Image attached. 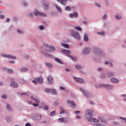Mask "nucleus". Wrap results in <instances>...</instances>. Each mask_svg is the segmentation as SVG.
Returning <instances> with one entry per match:
<instances>
[{"label":"nucleus","mask_w":126,"mask_h":126,"mask_svg":"<svg viewBox=\"0 0 126 126\" xmlns=\"http://www.w3.org/2000/svg\"><path fill=\"white\" fill-rule=\"evenodd\" d=\"M108 77H112L116 75V73L114 71H109L107 73Z\"/></svg>","instance_id":"412c9836"},{"label":"nucleus","mask_w":126,"mask_h":126,"mask_svg":"<svg viewBox=\"0 0 126 126\" xmlns=\"http://www.w3.org/2000/svg\"><path fill=\"white\" fill-rule=\"evenodd\" d=\"M73 78L75 81L78 82L79 83H84V79L82 78H79L77 77H73Z\"/></svg>","instance_id":"f8f14e48"},{"label":"nucleus","mask_w":126,"mask_h":126,"mask_svg":"<svg viewBox=\"0 0 126 126\" xmlns=\"http://www.w3.org/2000/svg\"><path fill=\"white\" fill-rule=\"evenodd\" d=\"M86 120H87L88 122H91V123H99V120L93 117H89Z\"/></svg>","instance_id":"9d476101"},{"label":"nucleus","mask_w":126,"mask_h":126,"mask_svg":"<svg viewBox=\"0 0 126 126\" xmlns=\"http://www.w3.org/2000/svg\"><path fill=\"white\" fill-rule=\"evenodd\" d=\"M31 99H32V100L34 101V102H35V103H36V104H39L40 103V99L39 98H35L32 96H31Z\"/></svg>","instance_id":"393cba45"},{"label":"nucleus","mask_w":126,"mask_h":126,"mask_svg":"<svg viewBox=\"0 0 126 126\" xmlns=\"http://www.w3.org/2000/svg\"><path fill=\"white\" fill-rule=\"evenodd\" d=\"M55 115H56V111L55 110L51 112L50 114V117H54V116H55Z\"/></svg>","instance_id":"49530a36"},{"label":"nucleus","mask_w":126,"mask_h":126,"mask_svg":"<svg viewBox=\"0 0 126 126\" xmlns=\"http://www.w3.org/2000/svg\"><path fill=\"white\" fill-rule=\"evenodd\" d=\"M93 51L94 54H96V55H99L100 53V49L97 47H94L93 49Z\"/></svg>","instance_id":"5701e85b"},{"label":"nucleus","mask_w":126,"mask_h":126,"mask_svg":"<svg viewBox=\"0 0 126 126\" xmlns=\"http://www.w3.org/2000/svg\"><path fill=\"white\" fill-rule=\"evenodd\" d=\"M65 10L66 11H70L71 10V8L69 6H66L65 7Z\"/></svg>","instance_id":"79ce46f5"},{"label":"nucleus","mask_w":126,"mask_h":126,"mask_svg":"<svg viewBox=\"0 0 126 126\" xmlns=\"http://www.w3.org/2000/svg\"><path fill=\"white\" fill-rule=\"evenodd\" d=\"M101 121L102 123H107V121L105 119H101Z\"/></svg>","instance_id":"bf43d9fd"},{"label":"nucleus","mask_w":126,"mask_h":126,"mask_svg":"<svg viewBox=\"0 0 126 126\" xmlns=\"http://www.w3.org/2000/svg\"><path fill=\"white\" fill-rule=\"evenodd\" d=\"M27 70H28V69L25 67H23L21 69V71H27Z\"/></svg>","instance_id":"de8ad7c7"},{"label":"nucleus","mask_w":126,"mask_h":126,"mask_svg":"<svg viewBox=\"0 0 126 126\" xmlns=\"http://www.w3.org/2000/svg\"><path fill=\"white\" fill-rule=\"evenodd\" d=\"M39 30L41 31H43L44 30V29H45V27L43 25L39 26Z\"/></svg>","instance_id":"3c124183"},{"label":"nucleus","mask_w":126,"mask_h":126,"mask_svg":"<svg viewBox=\"0 0 126 126\" xmlns=\"http://www.w3.org/2000/svg\"><path fill=\"white\" fill-rule=\"evenodd\" d=\"M84 42H87L88 41H89V37H88V33H85L84 34Z\"/></svg>","instance_id":"b1692460"},{"label":"nucleus","mask_w":126,"mask_h":126,"mask_svg":"<svg viewBox=\"0 0 126 126\" xmlns=\"http://www.w3.org/2000/svg\"><path fill=\"white\" fill-rule=\"evenodd\" d=\"M6 70L8 73H10V74L13 73V70L12 69H6V67H5V70Z\"/></svg>","instance_id":"2f4dec72"},{"label":"nucleus","mask_w":126,"mask_h":126,"mask_svg":"<svg viewBox=\"0 0 126 126\" xmlns=\"http://www.w3.org/2000/svg\"><path fill=\"white\" fill-rule=\"evenodd\" d=\"M53 77L51 76H49L47 77V80L49 83V84H53Z\"/></svg>","instance_id":"a878e982"},{"label":"nucleus","mask_w":126,"mask_h":126,"mask_svg":"<svg viewBox=\"0 0 126 126\" xmlns=\"http://www.w3.org/2000/svg\"><path fill=\"white\" fill-rule=\"evenodd\" d=\"M98 54L99 55L100 58H102V59H104L106 57V54H105L104 52H101Z\"/></svg>","instance_id":"e433bc0d"},{"label":"nucleus","mask_w":126,"mask_h":126,"mask_svg":"<svg viewBox=\"0 0 126 126\" xmlns=\"http://www.w3.org/2000/svg\"><path fill=\"white\" fill-rule=\"evenodd\" d=\"M86 114L85 115L86 119H88L89 118H92L94 116V111L92 109H87L86 110Z\"/></svg>","instance_id":"7ed1b4c3"},{"label":"nucleus","mask_w":126,"mask_h":126,"mask_svg":"<svg viewBox=\"0 0 126 126\" xmlns=\"http://www.w3.org/2000/svg\"><path fill=\"white\" fill-rule=\"evenodd\" d=\"M44 110H45V111H47V110H48L49 109V107L47 105L45 106L44 107Z\"/></svg>","instance_id":"052dcab7"},{"label":"nucleus","mask_w":126,"mask_h":126,"mask_svg":"<svg viewBox=\"0 0 126 126\" xmlns=\"http://www.w3.org/2000/svg\"><path fill=\"white\" fill-rule=\"evenodd\" d=\"M55 14H56V12L53 11V12H51L52 16H55Z\"/></svg>","instance_id":"69168bd1"},{"label":"nucleus","mask_w":126,"mask_h":126,"mask_svg":"<svg viewBox=\"0 0 126 126\" xmlns=\"http://www.w3.org/2000/svg\"><path fill=\"white\" fill-rule=\"evenodd\" d=\"M115 17L117 20H120L122 18V14L118 13L115 15Z\"/></svg>","instance_id":"c756f323"},{"label":"nucleus","mask_w":126,"mask_h":126,"mask_svg":"<svg viewBox=\"0 0 126 126\" xmlns=\"http://www.w3.org/2000/svg\"><path fill=\"white\" fill-rule=\"evenodd\" d=\"M61 52L62 53H63V54H66V56L67 55H70L69 54H70V51L65 49L62 50Z\"/></svg>","instance_id":"c85d7f7f"},{"label":"nucleus","mask_w":126,"mask_h":126,"mask_svg":"<svg viewBox=\"0 0 126 126\" xmlns=\"http://www.w3.org/2000/svg\"><path fill=\"white\" fill-rule=\"evenodd\" d=\"M1 57H2L3 58H6L7 59H9L10 60H17V58L16 57V56H14L12 55H10V54H1Z\"/></svg>","instance_id":"39448f33"},{"label":"nucleus","mask_w":126,"mask_h":126,"mask_svg":"<svg viewBox=\"0 0 126 126\" xmlns=\"http://www.w3.org/2000/svg\"><path fill=\"white\" fill-rule=\"evenodd\" d=\"M6 109L8 112H12V111H13L12 107H11V105L9 103L6 104Z\"/></svg>","instance_id":"a211bd4d"},{"label":"nucleus","mask_w":126,"mask_h":126,"mask_svg":"<svg viewBox=\"0 0 126 126\" xmlns=\"http://www.w3.org/2000/svg\"><path fill=\"white\" fill-rule=\"evenodd\" d=\"M55 62H56V63H60V64H63V62H62V60L61 59H60L59 58H55L54 59Z\"/></svg>","instance_id":"bb28decb"},{"label":"nucleus","mask_w":126,"mask_h":126,"mask_svg":"<svg viewBox=\"0 0 126 126\" xmlns=\"http://www.w3.org/2000/svg\"><path fill=\"white\" fill-rule=\"evenodd\" d=\"M26 126H31V124H30V123H27L25 125Z\"/></svg>","instance_id":"774afa93"},{"label":"nucleus","mask_w":126,"mask_h":126,"mask_svg":"<svg viewBox=\"0 0 126 126\" xmlns=\"http://www.w3.org/2000/svg\"><path fill=\"white\" fill-rule=\"evenodd\" d=\"M45 92L46 93H51L52 95H57V94H58L56 89L46 88L45 89Z\"/></svg>","instance_id":"423d86ee"},{"label":"nucleus","mask_w":126,"mask_h":126,"mask_svg":"<svg viewBox=\"0 0 126 126\" xmlns=\"http://www.w3.org/2000/svg\"><path fill=\"white\" fill-rule=\"evenodd\" d=\"M36 79L37 80V83H43V80L42 77L37 78Z\"/></svg>","instance_id":"c9c22d12"},{"label":"nucleus","mask_w":126,"mask_h":126,"mask_svg":"<svg viewBox=\"0 0 126 126\" xmlns=\"http://www.w3.org/2000/svg\"><path fill=\"white\" fill-rule=\"evenodd\" d=\"M49 5H50V4L49 3H44L43 4V7H44V9H48V8H49Z\"/></svg>","instance_id":"473e14b6"},{"label":"nucleus","mask_w":126,"mask_h":126,"mask_svg":"<svg viewBox=\"0 0 126 126\" xmlns=\"http://www.w3.org/2000/svg\"><path fill=\"white\" fill-rule=\"evenodd\" d=\"M113 124L115 126H119V125H120V123L118 121H114Z\"/></svg>","instance_id":"864d4df0"},{"label":"nucleus","mask_w":126,"mask_h":126,"mask_svg":"<svg viewBox=\"0 0 126 126\" xmlns=\"http://www.w3.org/2000/svg\"><path fill=\"white\" fill-rule=\"evenodd\" d=\"M121 47H122V48H123V49H126V45H125V44H122V45H121Z\"/></svg>","instance_id":"338daca9"},{"label":"nucleus","mask_w":126,"mask_h":126,"mask_svg":"<svg viewBox=\"0 0 126 126\" xmlns=\"http://www.w3.org/2000/svg\"><path fill=\"white\" fill-rule=\"evenodd\" d=\"M57 1L64 6H65L66 3H67V0H57Z\"/></svg>","instance_id":"2eb2a0df"},{"label":"nucleus","mask_w":126,"mask_h":126,"mask_svg":"<svg viewBox=\"0 0 126 126\" xmlns=\"http://www.w3.org/2000/svg\"><path fill=\"white\" fill-rule=\"evenodd\" d=\"M5 120L7 123H9L11 121V117L10 116H6L5 117Z\"/></svg>","instance_id":"58836bf2"},{"label":"nucleus","mask_w":126,"mask_h":126,"mask_svg":"<svg viewBox=\"0 0 126 126\" xmlns=\"http://www.w3.org/2000/svg\"><path fill=\"white\" fill-rule=\"evenodd\" d=\"M110 81L112 83L118 84L120 82V80L117 78L112 77L111 78Z\"/></svg>","instance_id":"dca6fc26"},{"label":"nucleus","mask_w":126,"mask_h":126,"mask_svg":"<svg viewBox=\"0 0 126 126\" xmlns=\"http://www.w3.org/2000/svg\"><path fill=\"white\" fill-rule=\"evenodd\" d=\"M17 33H18V34H24V31L22 30H17Z\"/></svg>","instance_id":"c03bdc74"},{"label":"nucleus","mask_w":126,"mask_h":126,"mask_svg":"<svg viewBox=\"0 0 126 126\" xmlns=\"http://www.w3.org/2000/svg\"><path fill=\"white\" fill-rule=\"evenodd\" d=\"M60 89L63 91H68L64 87L60 86Z\"/></svg>","instance_id":"37998d69"},{"label":"nucleus","mask_w":126,"mask_h":126,"mask_svg":"<svg viewBox=\"0 0 126 126\" xmlns=\"http://www.w3.org/2000/svg\"><path fill=\"white\" fill-rule=\"evenodd\" d=\"M91 52V48L89 47H87L83 49L82 51V54H83L84 55H89Z\"/></svg>","instance_id":"6e6552de"},{"label":"nucleus","mask_w":126,"mask_h":126,"mask_svg":"<svg viewBox=\"0 0 126 126\" xmlns=\"http://www.w3.org/2000/svg\"><path fill=\"white\" fill-rule=\"evenodd\" d=\"M98 71H100V72L103 71V68L99 67L97 68Z\"/></svg>","instance_id":"6e6d98bb"},{"label":"nucleus","mask_w":126,"mask_h":126,"mask_svg":"<svg viewBox=\"0 0 126 126\" xmlns=\"http://www.w3.org/2000/svg\"><path fill=\"white\" fill-rule=\"evenodd\" d=\"M105 32L104 31H102V32H97V34L98 35H99L100 36H104L105 35Z\"/></svg>","instance_id":"72a5a7b5"},{"label":"nucleus","mask_w":126,"mask_h":126,"mask_svg":"<svg viewBox=\"0 0 126 126\" xmlns=\"http://www.w3.org/2000/svg\"><path fill=\"white\" fill-rule=\"evenodd\" d=\"M107 18V15L106 14L103 15L102 16V19H106Z\"/></svg>","instance_id":"680f3d73"},{"label":"nucleus","mask_w":126,"mask_h":126,"mask_svg":"<svg viewBox=\"0 0 126 126\" xmlns=\"http://www.w3.org/2000/svg\"><path fill=\"white\" fill-rule=\"evenodd\" d=\"M53 5H54L55 7L56 8L57 11L59 12V13H62L63 12V10L61 8L60 6L57 5V4L53 3Z\"/></svg>","instance_id":"6ab92c4d"},{"label":"nucleus","mask_w":126,"mask_h":126,"mask_svg":"<svg viewBox=\"0 0 126 126\" xmlns=\"http://www.w3.org/2000/svg\"><path fill=\"white\" fill-rule=\"evenodd\" d=\"M27 16L29 17H31L32 18H33V15L32 13H29L27 14Z\"/></svg>","instance_id":"8fccbe9b"},{"label":"nucleus","mask_w":126,"mask_h":126,"mask_svg":"<svg viewBox=\"0 0 126 126\" xmlns=\"http://www.w3.org/2000/svg\"><path fill=\"white\" fill-rule=\"evenodd\" d=\"M42 53L43 54V56H44V57H46V58H50L51 59H53V58H54V56H53V55H52L51 54L44 52L43 51L42 52Z\"/></svg>","instance_id":"aec40b11"},{"label":"nucleus","mask_w":126,"mask_h":126,"mask_svg":"<svg viewBox=\"0 0 126 126\" xmlns=\"http://www.w3.org/2000/svg\"><path fill=\"white\" fill-rule=\"evenodd\" d=\"M11 86L14 88H17L18 87V84L14 81L13 78L11 79Z\"/></svg>","instance_id":"ddd939ff"},{"label":"nucleus","mask_w":126,"mask_h":126,"mask_svg":"<svg viewBox=\"0 0 126 126\" xmlns=\"http://www.w3.org/2000/svg\"><path fill=\"white\" fill-rule=\"evenodd\" d=\"M82 23H83V24H84V25H87V24H88V22L87 21H83Z\"/></svg>","instance_id":"13d9d810"},{"label":"nucleus","mask_w":126,"mask_h":126,"mask_svg":"<svg viewBox=\"0 0 126 126\" xmlns=\"http://www.w3.org/2000/svg\"><path fill=\"white\" fill-rule=\"evenodd\" d=\"M78 16V13L77 12H73V13H71L69 15V17L71 18V19L76 18Z\"/></svg>","instance_id":"4468645a"},{"label":"nucleus","mask_w":126,"mask_h":126,"mask_svg":"<svg viewBox=\"0 0 126 126\" xmlns=\"http://www.w3.org/2000/svg\"><path fill=\"white\" fill-rule=\"evenodd\" d=\"M70 32L71 37H72L73 38H74V39H75L76 40H80V34L78 32L73 30H71Z\"/></svg>","instance_id":"f03ea898"},{"label":"nucleus","mask_w":126,"mask_h":126,"mask_svg":"<svg viewBox=\"0 0 126 126\" xmlns=\"http://www.w3.org/2000/svg\"><path fill=\"white\" fill-rule=\"evenodd\" d=\"M20 80L22 81L21 82V83H25L26 82V81H25L23 78H21Z\"/></svg>","instance_id":"5fc2aeb1"},{"label":"nucleus","mask_w":126,"mask_h":126,"mask_svg":"<svg viewBox=\"0 0 126 126\" xmlns=\"http://www.w3.org/2000/svg\"><path fill=\"white\" fill-rule=\"evenodd\" d=\"M58 122L61 124H63V123L66 124V123H67V120H66L65 119L63 118H59L58 120Z\"/></svg>","instance_id":"f3484780"},{"label":"nucleus","mask_w":126,"mask_h":126,"mask_svg":"<svg viewBox=\"0 0 126 126\" xmlns=\"http://www.w3.org/2000/svg\"><path fill=\"white\" fill-rule=\"evenodd\" d=\"M61 44L62 47H63V48H65V49H69V46L68 44L63 42H61Z\"/></svg>","instance_id":"cd10ccee"},{"label":"nucleus","mask_w":126,"mask_h":126,"mask_svg":"<svg viewBox=\"0 0 126 126\" xmlns=\"http://www.w3.org/2000/svg\"><path fill=\"white\" fill-rule=\"evenodd\" d=\"M74 114H76V115H78V114H80V111H75Z\"/></svg>","instance_id":"e2e57ef3"},{"label":"nucleus","mask_w":126,"mask_h":126,"mask_svg":"<svg viewBox=\"0 0 126 126\" xmlns=\"http://www.w3.org/2000/svg\"><path fill=\"white\" fill-rule=\"evenodd\" d=\"M33 120H35V121H40L42 120V115L38 113L35 114L33 117Z\"/></svg>","instance_id":"9b49d317"},{"label":"nucleus","mask_w":126,"mask_h":126,"mask_svg":"<svg viewBox=\"0 0 126 126\" xmlns=\"http://www.w3.org/2000/svg\"><path fill=\"white\" fill-rule=\"evenodd\" d=\"M23 4H24V6H27V5H28V2H24L23 3Z\"/></svg>","instance_id":"0e129e2a"},{"label":"nucleus","mask_w":126,"mask_h":126,"mask_svg":"<svg viewBox=\"0 0 126 126\" xmlns=\"http://www.w3.org/2000/svg\"><path fill=\"white\" fill-rule=\"evenodd\" d=\"M95 6H96V7H98V8H101V4H100V3L98 2H95Z\"/></svg>","instance_id":"a18cd8bd"},{"label":"nucleus","mask_w":126,"mask_h":126,"mask_svg":"<svg viewBox=\"0 0 126 126\" xmlns=\"http://www.w3.org/2000/svg\"><path fill=\"white\" fill-rule=\"evenodd\" d=\"M95 87H102L103 88H105L106 89H108V90H113V89H114L115 88V86H114V85L109 84H101L98 86L95 85Z\"/></svg>","instance_id":"f257e3e1"},{"label":"nucleus","mask_w":126,"mask_h":126,"mask_svg":"<svg viewBox=\"0 0 126 126\" xmlns=\"http://www.w3.org/2000/svg\"><path fill=\"white\" fill-rule=\"evenodd\" d=\"M80 90L87 98H91L92 97V94L86 91L84 88L80 87Z\"/></svg>","instance_id":"20e7f679"},{"label":"nucleus","mask_w":126,"mask_h":126,"mask_svg":"<svg viewBox=\"0 0 126 126\" xmlns=\"http://www.w3.org/2000/svg\"><path fill=\"white\" fill-rule=\"evenodd\" d=\"M33 14H34L35 16H41L42 17H45L46 16V14L42 13L38 10H37L36 9H34L33 10Z\"/></svg>","instance_id":"0eeeda50"},{"label":"nucleus","mask_w":126,"mask_h":126,"mask_svg":"<svg viewBox=\"0 0 126 126\" xmlns=\"http://www.w3.org/2000/svg\"><path fill=\"white\" fill-rule=\"evenodd\" d=\"M1 97L2 98V99H7V95H6V94H3L1 96Z\"/></svg>","instance_id":"09e8293b"},{"label":"nucleus","mask_w":126,"mask_h":126,"mask_svg":"<svg viewBox=\"0 0 126 126\" xmlns=\"http://www.w3.org/2000/svg\"><path fill=\"white\" fill-rule=\"evenodd\" d=\"M100 78H102V79H105L106 78V74L104 73H100Z\"/></svg>","instance_id":"ea45409f"},{"label":"nucleus","mask_w":126,"mask_h":126,"mask_svg":"<svg viewBox=\"0 0 126 126\" xmlns=\"http://www.w3.org/2000/svg\"><path fill=\"white\" fill-rule=\"evenodd\" d=\"M75 67L76 69H82V66H81L80 64H77L75 65Z\"/></svg>","instance_id":"a19ab883"},{"label":"nucleus","mask_w":126,"mask_h":126,"mask_svg":"<svg viewBox=\"0 0 126 126\" xmlns=\"http://www.w3.org/2000/svg\"><path fill=\"white\" fill-rule=\"evenodd\" d=\"M45 65L46 66H47V67H49V68H52V67H53V64L49 63H46Z\"/></svg>","instance_id":"f704fd0d"},{"label":"nucleus","mask_w":126,"mask_h":126,"mask_svg":"<svg viewBox=\"0 0 126 126\" xmlns=\"http://www.w3.org/2000/svg\"><path fill=\"white\" fill-rule=\"evenodd\" d=\"M32 82L33 83H34V84H37V83H38V81H37V78H36V79H34V80H33L32 81Z\"/></svg>","instance_id":"603ef678"},{"label":"nucleus","mask_w":126,"mask_h":126,"mask_svg":"<svg viewBox=\"0 0 126 126\" xmlns=\"http://www.w3.org/2000/svg\"><path fill=\"white\" fill-rule=\"evenodd\" d=\"M18 18L17 17H13V20H14V21H17V20H18Z\"/></svg>","instance_id":"4d7b16f0"},{"label":"nucleus","mask_w":126,"mask_h":126,"mask_svg":"<svg viewBox=\"0 0 126 126\" xmlns=\"http://www.w3.org/2000/svg\"><path fill=\"white\" fill-rule=\"evenodd\" d=\"M67 103L68 105H71L72 108H75V107H76V104H75V103H74L73 101L68 100Z\"/></svg>","instance_id":"4be33fe9"},{"label":"nucleus","mask_w":126,"mask_h":126,"mask_svg":"<svg viewBox=\"0 0 126 126\" xmlns=\"http://www.w3.org/2000/svg\"><path fill=\"white\" fill-rule=\"evenodd\" d=\"M67 57H68V58H69L70 59H71L72 61H76V60H77V58L76 57H73L70 55H67Z\"/></svg>","instance_id":"7c9ffc66"},{"label":"nucleus","mask_w":126,"mask_h":126,"mask_svg":"<svg viewBox=\"0 0 126 126\" xmlns=\"http://www.w3.org/2000/svg\"><path fill=\"white\" fill-rule=\"evenodd\" d=\"M74 28L77 31H82V29L80 26H75Z\"/></svg>","instance_id":"4c0bfd02"},{"label":"nucleus","mask_w":126,"mask_h":126,"mask_svg":"<svg viewBox=\"0 0 126 126\" xmlns=\"http://www.w3.org/2000/svg\"><path fill=\"white\" fill-rule=\"evenodd\" d=\"M44 47H45V48H49V49H50L51 51H52V52H55V51H56V47L53 45H49L48 44H44Z\"/></svg>","instance_id":"1a4fd4ad"}]
</instances>
